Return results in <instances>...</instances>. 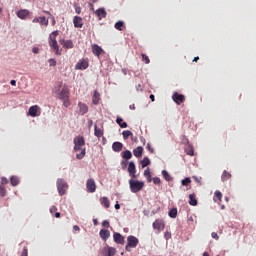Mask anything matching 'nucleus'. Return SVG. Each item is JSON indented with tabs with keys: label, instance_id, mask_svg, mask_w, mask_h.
Returning <instances> with one entry per match:
<instances>
[{
	"label": "nucleus",
	"instance_id": "obj_1",
	"mask_svg": "<svg viewBox=\"0 0 256 256\" xmlns=\"http://www.w3.org/2000/svg\"><path fill=\"white\" fill-rule=\"evenodd\" d=\"M53 93L56 94L57 99L62 101L65 107L71 106V90H69V85L60 81L53 88Z\"/></svg>",
	"mask_w": 256,
	"mask_h": 256
},
{
	"label": "nucleus",
	"instance_id": "obj_2",
	"mask_svg": "<svg viewBox=\"0 0 256 256\" xmlns=\"http://www.w3.org/2000/svg\"><path fill=\"white\" fill-rule=\"evenodd\" d=\"M58 35L59 31H54L49 35V46L55 51V55H61V50H59V45L57 44Z\"/></svg>",
	"mask_w": 256,
	"mask_h": 256
},
{
	"label": "nucleus",
	"instance_id": "obj_3",
	"mask_svg": "<svg viewBox=\"0 0 256 256\" xmlns=\"http://www.w3.org/2000/svg\"><path fill=\"white\" fill-rule=\"evenodd\" d=\"M129 187L131 193H139V191H142L143 187H145V182H141L139 180H135V178H132L129 180Z\"/></svg>",
	"mask_w": 256,
	"mask_h": 256
},
{
	"label": "nucleus",
	"instance_id": "obj_4",
	"mask_svg": "<svg viewBox=\"0 0 256 256\" xmlns=\"http://www.w3.org/2000/svg\"><path fill=\"white\" fill-rule=\"evenodd\" d=\"M139 245V239L135 236H128L127 237V245L125 247L126 251L131 252V249H135Z\"/></svg>",
	"mask_w": 256,
	"mask_h": 256
},
{
	"label": "nucleus",
	"instance_id": "obj_5",
	"mask_svg": "<svg viewBox=\"0 0 256 256\" xmlns=\"http://www.w3.org/2000/svg\"><path fill=\"white\" fill-rule=\"evenodd\" d=\"M67 189H69V185H67V182L63 179L57 180V190L59 195L63 196L65 193H67Z\"/></svg>",
	"mask_w": 256,
	"mask_h": 256
},
{
	"label": "nucleus",
	"instance_id": "obj_6",
	"mask_svg": "<svg viewBox=\"0 0 256 256\" xmlns=\"http://www.w3.org/2000/svg\"><path fill=\"white\" fill-rule=\"evenodd\" d=\"M86 189L88 193H95L97 191V184L95 183V180L90 178L86 182Z\"/></svg>",
	"mask_w": 256,
	"mask_h": 256
},
{
	"label": "nucleus",
	"instance_id": "obj_7",
	"mask_svg": "<svg viewBox=\"0 0 256 256\" xmlns=\"http://www.w3.org/2000/svg\"><path fill=\"white\" fill-rule=\"evenodd\" d=\"M153 229L156 231H163L165 229V221L163 219H156L152 224Z\"/></svg>",
	"mask_w": 256,
	"mask_h": 256
},
{
	"label": "nucleus",
	"instance_id": "obj_8",
	"mask_svg": "<svg viewBox=\"0 0 256 256\" xmlns=\"http://www.w3.org/2000/svg\"><path fill=\"white\" fill-rule=\"evenodd\" d=\"M41 108L38 105H34L31 106L28 110V115H30V117H39V115L41 114Z\"/></svg>",
	"mask_w": 256,
	"mask_h": 256
},
{
	"label": "nucleus",
	"instance_id": "obj_9",
	"mask_svg": "<svg viewBox=\"0 0 256 256\" xmlns=\"http://www.w3.org/2000/svg\"><path fill=\"white\" fill-rule=\"evenodd\" d=\"M128 173H129V176L131 177V179H136L137 168L135 167V162H129Z\"/></svg>",
	"mask_w": 256,
	"mask_h": 256
},
{
	"label": "nucleus",
	"instance_id": "obj_10",
	"mask_svg": "<svg viewBox=\"0 0 256 256\" xmlns=\"http://www.w3.org/2000/svg\"><path fill=\"white\" fill-rule=\"evenodd\" d=\"M172 99L176 105H181V103L185 102V95L175 92L172 96Z\"/></svg>",
	"mask_w": 256,
	"mask_h": 256
},
{
	"label": "nucleus",
	"instance_id": "obj_11",
	"mask_svg": "<svg viewBox=\"0 0 256 256\" xmlns=\"http://www.w3.org/2000/svg\"><path fill=\"white\" fill-rule=\"evenodd\" d=\"M74 151L75 153H78V151H81V153L76 154L77 159H83V157H85L86 150L85 148H83V146L74 144Z\"/></svg>",
	"mask_w": 256,
	"mask_h": 256
},
{
	"label": "nucleus",
	"instance_id": "obj_12",
	"mask_svg": "<svg viewBox=\"0 0 256 256\" xmlns=\"http://www.w3.org/2000/svg\"><path fill=\"white\" fill-rule=\"evenodd\" d=\"M87 67H89V62L85 59L80 60L76 65H75V69L76 70H80L83 71L85 69H87Z\"/></svg>",
	"mask_w": 256,
	"mask_h": 256
},
{
	"label": "nucleus",
	"instance_id": "obj_13",
	"mask_svg": "<svg viewBox=\"0 0 256 256\" xmlns=\"http://www.w3.org/2000/svg\"><path fill=\"white\" fill-rule=\"evenodd\" d=\"M96 17H98L99 21H101V19H105L107 17V11L105 10V8H99L96 11H94Z\"/></svg>",
	"mask_w": 256,
	"mask_h": 256
},
{
	"label": "nucleus",
	"instance_id": "obj_14",
	"mask_svg": "<svg viewBox=\"0 0 256 256\" xmlns=\"http://www.w3.org/2000/svg\"><path fill=\"white\" fill-rule=\"evenodd\" d=\"M114 242L118 245H123L125 243V237H123L120 233L116 232L113 234Z\"/></svg>",
	"mask_w": 256,
	"mask_h": 256
},
{
	"label": "nucleus",
	"instance_id": "obj_15",
	"mask_svg": "<svg viewBox=\"0 0 256 256\" xmlns=\"http://www.w3.org/2000/svg\"><path fill=\"white\" fill-rule=\"evenodd\" d=\"M73 23H74V27L76 29L83 28V18H81L79 16H74Z\"/></svg>",
	"mask_w": 256,
	"mask_h": 256
},
{
	"label": "nucleus",
	"instance_id": "obj_16",
	"mask_svg": "<svg viewBox=\"0 0 256 256\" xmlns=\"http://www.w3.org/2000/svg\"><path fill=\"white\" fill-rule=\"evenodd\" d=\"M92 53L93 55H95L96 57H100L101 53H103V48H101L99 45L94 44L92 45Z\"/></svg>",
	"mask_w": 256,
	"mask_h": 256
},
{
	"label": "nucleus",
	"instance_id": "obj_17",
	"mask_svg": "<svg viewBox=\"0 0 256 256\" xmlns=\"http://www.w3.org/2000/svg\"><path fill=\"white\" fill-rule=\"evenodd\" d=\"M29 15H30V12H29V10H27V9H22V10H19L18 12H17V17L19 18V19H27V17H29Z\"/></svg>",
	"mask_w": 256,
	"mask_h": 256
},
{
	"label": "nucleus",
	"instance_id": "obj_18",
	"mask_svg": "<svg viewBox=\"0 0 256 256\" xmlns=\"http://www.w3.org/2000/svg\"><path fill=\"white\" fill-rule=\"evenodd\" d=\"M60 45L64 47L65 49H73V41L71 40H60Z\"/></svg>",
	"mask_w": 256,
	"mask_h": 256
},
{
	"label": "nucleus",
	"instance_id": "obj_19",
	"mask_svg": "<svg viewBox=\"0 0 256 256\" xmlns=\"http://www.w3.org/2000/svg\"><path fill=\"white\" fill-rule=\"evenodd\" d=\"M94 135L95 137H98V139H101V136L103 135V126L98 127L97 124H95Z\"/></svg>",
	"mask_w": 256,
	"mask_h": 256
},
{
	"label": "nucleus",
	"instance_id": "obj_20",
	"mask_svg": "<svg viewBox=\"0 0 256 256\" xmlns=\"http://www.w3.org/2000/svg\"><path fill=\"white\" fill-rule=\"evenodd\" d=\"M78 107L80 115H85L89 111V107H87V104L79 102Z\"/></svg>",
	"mask_w": 256,
	"mask_h": 256
},
{
	"label": "nucleus",
	"instance_id": "obj_21",
	"mask_svg": "<svg viewBox=\"0 0 256 256\" xmlns=\"http://www.w3.org/2000/svg\"><path fill=\"white\" fill-rule=\"evenodd\" d=\"M99 235H100L101 239H103V241H107V239H109V237H111V232H109V230L102 229V230H100Z\"/></svg>",
	"mask_w": 256,
	"mask_h": 256
},
{
	"label": "nucleus",
	"instance_id": "obj_22",
	"mask_svg": "<svg viewBox=\"0 0 256 256\" xmlns=\"http://www.w3.org/2000/svg\"><path fill=\"white\" fill-rule=\"evenodd\" d=\"M112 149L116 153H119V152L123 151V143H121V142H114L112 144Z\"/></svg>",
	"mask_w": 256,
	"mask_h": 256
},
{
	"label": "nucleus",
	"instance_id": "obj_23",
	"mask_svg": "<svg viewBox=\"0 0 256 256\" xmlns=\"http://www.w3.org/2000/svg\"><path fill=\"white\" fill-rule=\"evenodd\" d=\"M100 204L102 205V207H105V209H109V207H111V202L107 197H101Z\"/></svg>",
	"mask_w": 256,
	"mask_h": 256
},
{
	"label": "nucleus",
	"instance_id": "obj_24",
	"mask_svg": "<svg viewBox=\"0 0 256 256\" xmlns=\"http://www.w3.org/2000/svg\"><path fill=\"white\" fill-rule=\"evenodd\" d=\"M74 145H80V147H85V138H83V136L75 137Z\"/></svg>",
	"mask_w": 256,
	"mask_h": 256
},
{
	"label": "nucleus",
	"instance_id": "obj_25",
	"mask_svg": "<svg viewBox=\"0 0 256 256\" xmlns=\"http://www.w3.org/2000/svg\"><path fill=\"white\" fill-rule=\"evenodd\" d=\"M101 100V94L97 92V90L94 91L93 97H92V103L94 105H99V101Z\"/></svg>",
	"mask_w": 256,
	"mask_h": 256
},
{
	"label": "nucleus",
	"instance_id": "obj_26",
	"mask_svg": "<svg viewBox=\"0 0 256 256\" xmlns=\"http://www.w3.org/2000/svg\"><path fill=\"white\" fill-rule=\"evenodd\" d=\"M135 157H142L143 156V147L138 146L136 149L133 150Z\"/></svg>",
	"mask_w": 256,
	"mask_h": 256
},
{
	"label": "nucleus",
	"instance_id": "obj_27",
	"mask_svg": "<svg viewBox=\"0 0 256 256\" xmlns=\"http://www.w3.org/2000/svg\"><path fill=\"white\" fill-rule=\"evenodd\" d=\"M19 183H20L19 177H17V176L10 177V184L12 185V187H17V185H19Z\"/></svg>",
	"mask_w": 256,
	"mask_h": 256
},
{
	"label": "nucleus",
	"instance_id": "obj_28",
	"mask_svg": "<svg viewBox=\"0 0 256 256\" xmlns=\"http://www.w3.org/2000/svg\"><path fill=\"white\" fill-rule=\"evenodd\" d=\"M189 205H192V207H196L197 198L195 197V194H190L189 195Z\"/></svg>",
	"mask_w": 256,
	"mask_h": 256
},
{
	"label": "nucleus",
	"instance_id": "obj_29",
	"mask_svg": "<svg viewBox=\"0 0 256 256\" xmlns=\"http://www.w3.org/2000/svg\"><path fill=\"white\" fill-rule=\"evenodd\" d=\"M223 198V194L220 191H216L214 193V201L215 203H221V199Z\"/></svg>",
	"mask_w": 256,
	"mask_h": 256
},
{
	"label": "nucleus",
	"instance_id": "obj_30",
	"mask_svg": "<svg viewBox=\"0 0 256 256\" xmlns=\"http://www.w3.org/2000/svg\"><path fill=\"white\" fill-rule=\"evenodd\" d=\"M114 27L117 31H123L125 29V23L123 21H118L115 23Z\"/></svg>",
	"mask_w": 256,
	"mask_h": 256
},
{
	"label": "nucleus",
	"instance_id": "obj_31",
	"mask_svg": "<svg viewBox=\"0 0 256 256\" xmlns=\"http://www.w3.org/2000/svg\"><path fill=\"white\" fill-rule=\"evenodd\" d=\"M229 179H231V173L227 172V170H224L221 176V181L225 182L229 181Z\"/></svg>",
	"mask_w": 256,
	"mask_h": 256
},
{
	"label": "nucleus",
	"instance_id": "obj_32",
	"mask_svg": "<svg viewBox=\"0 0 256 256\" xmlns=\"http://www.w3.org/2000/svg\"><path fill=\"white\" fill-rule=\"evenodd\" d=\"M116 123L119 124V127H121V129H127V122H123V119L121 117H118L116 119Z\"/></svg>",
	"mask_w": 256,
	"mask_h": 256
},
{
	"label": "nucleus",
	"instance_id": "obj_33",
	"mask_svg": "<svg viewBox=\"0 0 256 256\" xmlns=\"http://www.w3.org/2000/svg\"><path fill=\"white\" fill-rule=\"evenodd\" d=\"M140 163L142 165V168L145 169V167L151 165V160H149V157H144Z\"/></svg>",
	"mask_w": 256,
	"mask_h": 256
},
{
	"label": "nucleus",
	"instance_id": "obj_34",
	"mask_svg": "<svg viewBox=\"0 0 256 256\" xmlns=\"http://www.w3.org/2000/svg\"><path fill=\"white\" fill-rule=\"evenodd\" d=\"M185 153L187 155H190V156L195 155V151L193 150V146H191V145L186 146Z\"/></svg>",
	"mask_w": 256,
	"mask_h": 256
},
{
	"label": "nucleus",
	"instance_id": "obj_35",
	"mask_svg": "<svg viewBox=\"0 0 256 256\" xmlns=\"http://www.w3.org/2000/svg\"><path fill=\"white\" fill-rule=\"evenodd\" d=\"M122 157H123V159L129 160V159H131V157H133V154H131V151L126 150V151L122 152Z\"/></svg>",
	"mask_w": 256,
	"mask_h": 256
},
{
	"label": "nucleus",
	"instance_id": "obj_36",
	"mask_svg": "<svg viewBox=\"0 0 256 256\" xmlns=\"http://www.w3.org/2000/svg\"><path fill=\"white\" fill-rule=\"evenodd\" d=\"M122 135L123 139L127 140L129 137H133V132H131V130H125L123 131Z\"/></svg>",
	"mask_w": 256,
	"mask_h": 256
},
{
	"label": "nucleus",
	"instance_id": "obj_37",
	"mask_svg": "<svg viewBox=\"0 0 256 256\" xmlns=\"http://www.w3.org/2000/svg\"><path fill=\"white\" fill-rule=\"evenodd\" d=\"M169 217H171V219H175L177 217V208H172L169 213H168Z\"/></svg>",
	"mask_w": 256,
	"mask_h": 256
},
{
	"label": "nucleus",
	"instance_id": "obj_38",
	"mask_svg": "<svg viewBox=\"0 0 256 256\" xmlns=\"http://www.w3.org/2000/svg\"><path fill=\"white\" fill-rule=\"evenodd\" d=\"M117 254V249L108 246V256H115Z\"/></svg>",
	"mask_w": 256,
	"mask_h": 256
},
{
	"label": "nucleus",
	"instance_id": "obj_39",
	"mask_svg": "<svg viewBox=\"0 0 256 256\" xmlns=\"http://www.w3.org/2000/svg\"><path fill=\"white\" fill-rule=\"evenodd\" d=\"M162 177H164L165 181H171V175H169V172H167V170L162 171Z\"/></svg>",
	"mask_w": 256,
	"mask_h": 256
},
{
	"label": "nucleus",
	"instance_id": "obj_40",
	"mask_svg": "<svg viewBox=\"0 0 256 256\" xmlns=\"http://www.w3.org/2000/svg\"><path fill=\"white\" fill-rule=\"evenodd\" d=\"M40 25L47 27V25H49V20H47L45 16L40 17Z\"/></svg>",
	"mask_w": 256,
	"mask_h": 256
},
{
	"label": "nucleus",
	"instance_id": "obj_41",
	"mask_svg": "<svg viewBox=\"0 0 256 256\" xmlns=\"http://www.w3.org/2000/svg\"><path fill=\"white\" fill-rule=\"evenodd\" d=\"M0 195L2 197H5L7 195V189L3 185H0Z\"/></svg>",
	"mask_w": 256,
	"mask_h": 256
},
{
	"label": "nucleus",
	"instance_id": "obj_42",
	"mask_svg": "<svg viewBox=\"0 0 256 256\" xmlns=\"http://www.w3.org/2000/svg\"><path fill=\"white\" fill-rule=\"evenodd\" d=\"M142 61H143L146 65H149V63H151V60L149 59V56H147L146 54H142Z\"/></svg>",
	"mask_w": 256,
	"mask_h": 256
},
{
	"label": "nucleus",
	"instance_id": "obj_43",
	"mask_svg": "<svg viewBox=\"0 0 256 256\" xmlns=\"http://www.w3.org/2000/svg\"><path fill=\"white\" fill-rule=\"evenodd\" d=\"M101 255H102V256H109L108 246L102 248V250H101Z\"/></svg>",
	"mask_w": 256,
	"mask_h": 256
},
{
	"label": "nucleus",
	"instance_id": "obj_44",
	"mask_svg": "<svg viewBox=\"0 0 256 256\" xmlns=\"http://www.w3.org/2000/svg\"><path fill=\"white\" fill-rule=\"evenodd\" d=\"M48 63L50 67H55L57 65V61L53 58L49 59Z\"/></svg>",
	"mask_w": 256,
	"mask_h": 256
},
{
	"label": "nucleus",
	"instance_id": "obj_45",
	"mask_svg": "<svg viewBox=\"0 0 256 256\" xmlns=\"http://www.w3.org/2000/svg\"><path fill=\"white\" fill-rule=\"evenodd\" d=\"M152 181H153L154 185H161V178H159V177H154L152 179Z\"/></svg>",
	"mask_w": 256,
	"mask_h": 256
},
{
	"label": "nucleus",
	"instance_id": "obj_46",
	"mask_svg": "<svg viewBox=\"0 0 256 256\" xmlns=\"http://www.w3.org/2000/svg\"><path fill=\"white\" fill-rule=\"evenodd\" d=\"M21 256H29V250L27 249V246H24Z\"/></svg>",
	"mask_w": 256,
	"mask_h": 256
},
{
	"label": "nucleus",
	"instance_id": "obj_47",
	"mask_svg": "<svg viewBox=\"0 0 256 256\" xmlns=\"http://www.w3.org/2000/svg\"><path fill=\"white\" fill-rule=\"evenodd\" d=\"M189 183H191V178H185L184 180H182V185L184 186L189 185Z\"/></svg>",
	"mask_w": 256,
	"mask_h": 256
},
{
	"label": "nucleus",
	"instance_id": "obj_48",
	"mask_svg": "<svg viewBox=\"0 0 256 256\" xmlns=\"http://www.w3.org/2000/svg\"><path fill=\"white\" fill-rule=\"evenodd\" d=\"M7 183H9V180L6 177H2L0 185H3L5 187V185H7Z\"/></svg>",
	"mask_w": 256,
	"mask_h": 256
},
{
	"label": "nucleus",
	"instance_id": "obj_49",
	"mask_svg": "<svg viewBox=\"0 0 256 256\" xmlns=\"http://www.w3.org/2000/svg\"><path fill=\"white\" fill-rule=\"evenodd\" d=\"M151 176V170L149 168H147L145 171H144V177H150Z\"/></svg>",
	"mask_w": 256,
	"mask_h": 256
},
{
	"label": "nucleus",
	"instance_id": "obj_50",
	"mask_svg": "<svg viewBox=\"0 0 256 256\" xmlns=\"http://www.w3.org/2000/svg\"><path fill=\"white\" fill-rule=\"evenodd\" d=\"M211 237H212V239L219 241V235L217 234V232H212Z\"/></svg>",
	"mask_w": 256,
	"mask_h": 256
},
{
	"label": "nucleus",
	"instance_id": "obj_51",
	"mask_svg": "<svg viewBox=\"0 0 256 256\" xmlns=\"http://www.w3.org/2000/svg\"><path fill=\"white\" fill-rule=\"evenodd\" d=\"M164 239H166V241H169V239H171V232H165Z\"/></svg>",
	"mask_w": 256,
	"mask_h": 256
},
{
	"label": "nucleus",
	"instance_id": "obj_52",
	"mask_svg": "<svg viewBox=\"0 0 256 256\" xmlns=\"http://www.w3.org/2000/svg\"><path fill=\"white\" fill-rule=\"evenodd\" d=\"M109 221H107V220H104L103 222H102V227H105V229H109Z\"/></svg>",
	"mask_w": 256,
	"mask_h": 256
},
{
	"label": "nucleus",
	"instance_id": "obj_53",
	"mask_svg": "<svg viewBox=\"0 0 256 256\" xmlns=\"http://www.w3.org/2000/svg\"><path fill=\"white\" fill-rule=\"evenodd\" d=\"M146 148L150 153H155V150L153 149V147H151L150 143L147 144Z\"/></svg>",
	"mask_w": 256,
	"mask_h": 256
},
{
	"label": "nucleus",
	"instance_id": "obj_54",
	"mask_svg": "<svg viewBox=\"0 0 256 256\" xmlns=\"http://www.w3.org/2000/svg\"><path fill=\"white\" fill-rule=\"evenodd\" d=\"M50 213L51 215H54V213H57V208L55 206H51Z\"/></svg>",
	"mask_w": 256,
	"mask_h": 256
},
{
	"label": "nucleus",
	"instance_id": "obj_55",
	"mask_svg": "<svg viewBox=\"0 0 256 256\" xmlns=\"http://www.w3.org/2000/svg\"><path fill=\"white\" fill-rule=\"evenodd\" d=\"M41 21V17H35L33 20H32V23H40Z\"/></svg>",
	"mask_w": 256,
	"mask_h": 256
},
{
	"label": "nucleus",
	"instance_id": "obj_56",
	"mask_svg": "<svg viewBox=\"0 0 256 256\" xmlns=\"http://www.w3.org/2000/svg\"><path fill=\"white\" fill-rule=\"evenodd\" d=\"M75 11L78 15H81V7L80 6H76L75 7Z\"/></svg>",
	"mask_w": 256,
	"mask_h": 256
},
{
	"label": "nucleus",
	"instance_id": "obj_57",
	"mask_svg": "<svg viewBox=\"0 0 256 256\" xmlns=\"http://www.w3.org/2000/svg\"><path fill=\"white\" fill-rule=\"evenodd\" d=\"M88 7H89L90 11H95V7L93 6V2L89 3Z\"/></svg>",
	"mask_w": 256,
	"mask_h": 256
},
{
	"label": "nucleus",
	"instance_id": "obj_58",
	"mask_svg": "<svg viewBox=\"0 0 256 256\" xmlns=\"http://www.w3.org/2000/svg\"><path fill=\"white\" fill-rule=\"evenodd\" d=\"M73 231H74V233H75L76 231H81V228H79L78 225H74V226H73Z\"/></svg>",
	"mask_w": 256,
	"mask_h": 256
},
{
	"label": "nucleus",
	"instance_id": "obj_59",
	"mask_svg": "<svg viewBox=\"0 0 256 256\" xmlns=\"http://www.w3.org/2000/svg\"><path fill=\"white\" fill-rule=\"evenodd\" d=\"M122 169H127V161H122Z\"/></svg>",
	"mask_w": 256,
	"mask_h": 256
},
{
	"label": "nucleus",
	"instance_id": "obj_60",
	"mask_svg": "<svg viewBox=\"0 0 256 256\" xmlns=\"http://www.w3.org/2000/svg\"><path fill=\"white\" fill-rule=\"evenodd\" d=\"M32 53H35V54L39 53V48L34 47V48L32 49Z\"/></svg>",
	"mask_w": 256,
	"mask_h": 256
},
{
	"label": "nucleus",
	"instance_id": "obj_61",
	"mask_svg": "<svg viewBox=\"0 0 256 256\" xmlns=\"http://www.w3.org/2000/svg\"><path fill=\"white\" fill-rule=\"evenodd\" d=\"M10 85H12L13 87H15V86L17 85V81L11 80V81H10Z\"/></svg>",
	"mask_w": 256,
	"mask_h": 256
},
{
	"label": "nucleus",
	"instance_id": "obj_62",
	"mask_svg": "<svg viewBox=\"0 0 256 256\" xmlns=\"http://www.w3.org/2000/svg\"><path fill=\"white\" fill-rule=\"evenodd\" d=\"M114 207L115 209H121V205H119V202H117Z\"/></svg>",
	"mask_w": 256,
	"mask_h": 256
},
{
	"label": "nucleus",
	"instance_id": "obj_63",
	"mask_svg": "<svg viewBox=\"0 0 256 256\" xmlns=\"http://www.w3.org/2000/svg\"><path fill=\"white\" fill-rule=\"evenodd\" d=\"M148 183H151V181H153V178H151V175L149 177H146Z\"/></svg>",
	"mask_w": 256,
	"mask_h": 256
},
{
	"label": "nucleus",
	"instance_id": "obj_64",
	"mask_svg": "<svg viewBox=\"0 0 256 256\" xmlns=\"http://www.w3.org/2000/svg\"><path fill=\"white\" fill-rule=\"evenodd\" d=\"M136 91H141V84H138V85L136 86Z\"/></svg>",
	"mask_w": 256,
	"mask_h": 256
}]
</instances>
